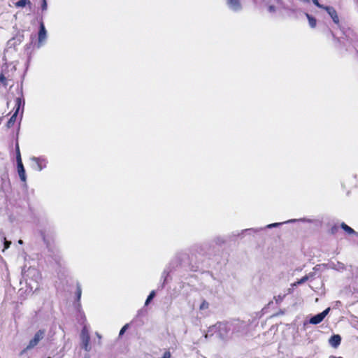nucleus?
Returning a JSON list of instances; mask_svg holds the SVG:
<instances>
[{"label":"nucleus","mask_w":358,"mask_h":358,"mask_svg":"<svg viewBox=\"0 0 358 358\" xmlns=\"http://www.w3.org/2000/svg\"><path fill=\"white\" fill-rule=\"evenodd\" d=\"M3 244H4V249H7L10 247V245L11 244V241H7L6 238H3Z\"/></svg>","instance_id":"a878e982"},{"label":"nucleus","mask_w":358,"mask_h":358,"mask_svg":"<svg viewBox=\"0 0 358 358\" xmlns=\"http://www.w3.org/2000/svg\"><path fill=\"white\" fill-rule=\"evenodd\" d=\"M268 10L270 12V13H275V7L273 6V5H271L270 3L268 4Z\"/></svg>","instance_id":"bb28decb"},{"label":"nucleus","mask_w":358,"mask_h":358,"mask_svg":"<svg viewBox=\"0 0 358 358\" xmlns=\"http://www.w3.org/2000/svg\"><path fill=\"white\" fill-rule=\"evenodd\" d=\"M209 308V303L206 300H203L199 306L201 310H206Z\"/></svg>","instance_id":"412c9836"},{"label":"nucleus","mask_w":358,"mask_h":358,"mask_svg":"<svg viewBox=\"0 0 358 358\" xmlns=\"http://www.w3.org/2000/svg\"><path fill=\"white\" fill-rule=\"evenodd\" d=\"M155 292L153 290L148 295V296L145 301V305L148 306L150 303V302L152 300V299L155 297Z\"/></svg>","instance_id":"aec40b11"},{"label":"nucleus","mask_w":358,"mask_h":358,"mask_svg":"<svg viewBox=\"0 0 358 358\" xmlns=\"http://www.w3.org/2000/svg\"><path fill=\"white\" fill-rule=\"evenodd\" d=\"M329 310H330V308H327L322 313L313 316L310 319L309 323H310L312 324H317L320 323L324 319V317L327 315Z\"/></svg>","instance_id":"1a4fd4ad"},{"label":"nucleus","mask_w":358,"mask_h":358,"mask_svg":"<svg viewBox=\"0 0 358 358\" xmlns=\"http://www.w3.org/2000/svg\"><path fill=\"white\" fill-rule=\"evenodd\" d=\"M18 243H19L20 244H22V240H19V241H18Z\"/></svg>","instance_id":"58836bf2"},{"label":"nucleus","mask_w":358,"mask_h":358,"mask_svg":"<svg viewBox=\"0 0 358 358\" xmlns=\"http://www.w3.org/2000/svg\"><path fill=\"white\" fill-rule=\"evenodd\" d=\"M296 220H288L287 222H285V223H287V222H296ZM284 224V222H276V223H273V224H268L266 228H268V229H271V228H273V227H278L281 224Z\"/></svg>","instance_id":"6ab92c4d"},{"label":"nucleus","mask_w":358,"mask_h":358,"mask_svg":"<svg viewBox=\"0 0 358 358\" xmlns=\"http://www.w3.org/2000/svg\"><path fill=\"white\" fill-rule=\"evenodd\" d=\"M10 76H8V78H6L4 74H3L1 73V85H8V83H6V80L9 78Z\"/></svg>","instance_id":"5701e85b"},{"label":"nucleus","mask_w":358,"mask_h":358,"mask_svg":"<svg viewBox=\"0 0 358 358\" xmlns=\"http://www.w3.org/2000/svg\"><path fill=\"white\" fill-rule=\"evenodd\" d=\"M31 3L29 0H20L15 3L16 7H24L26 6H28L29 8V10H31Z\"/></svg>","instance_id":"2eb2a0df"},{"label":"nucleus","mask_w":358,"mask_h":358,"mask_svg":"<svg viewBox=\"0 0 358 358\" xmlns=\"http://www.w3.org/2000/svg\"><path fill=\"white\" fill-rule=\"evenodd\" d=\"M167 275H168V273L166 272V271H164L162 273V277L164 278V280H166Z\"/></svg>","instance_id":"2f4dec72"},{"label":"nucleus","mask_w":358,"mask_h":358,"mask_svg":"<svg viewBox=\"0 0 358 358\" xmlns=\"http://www.w3.org/2000/svg\"><path fill=\"white\" fill-rule=\"evenodd\" d=\"M80 337L82 348L87 352H90L91 350V345L90 344V336L89 329L86 325L82 329Z\"/></svg>","instance_id":"39448f33"},{"label":"nucleus","mask_w":358,"mask_h":358,"mask_svg":"<svg viewBox=\"0 0 358 358\" xmlns=\"http://www.w3.org/2000/svg\"><path fill=\"white\" fill-rule=\"evenodd\" d=\"M231 324L230 322H217L215 325L209 327L208 332L206 334L205 337L207 338L208 336L215 334L217 337L222 340H227L232 338L231 334Z\"/></svg>","instance_id":"f03ea898"},{"label":"nucleus","mask_w":358,"mask_h":358,"mask_svg":"<svg viewBox=\"0 0 358 358\" xmlns=\"http://www.w3.org/2000/svg\"><path fill=\"white\" fill-rule=\"evenodd\" d=\"M341 342V337L338 334L334 335L329 339V345L334 348H337L340 345Z\"/></svg>","instance_id":"ddd939ff"},{"label":"nucleus","mask_w":358,"mask_h":358,"mask_svg":"<svg viewBox=\"0 0 358 358\" xmlns=\"http://www.w3.org/2000/svg\"><path fill=\"white\" fill-rule=\"evenodd\" d=\"M305 15L308 20L309 26L311 28H315L317 24L316 19L314 17H313L312 15H309L308 13H306Z\"/></svg>","instance_id":"a211bd4d"},{"label":"nucleus","mask_w":358,"mask_h":358,"mask_svg":"<svg viewBox=\"0 0 358 358\" xmlns=\"http://www.w3.org/2000/svg\"><path fill=\"white\" fill-rule=\"evenodd\" d=\"M324 10L327 12L335 24H338L339 23V17L334 8L332 6H326Z\"/></svg>","instance_id":"f8f14e48"},{"label":"nucleus","mask_w":358,"mask_h":358,"mask_svg":"<svg viewBox=\"0 0 358 358\" xmlns=\"http://www.w3.org/2000/svg\"><path fill=\"white\" fill-rule=\"evenodd\" d=\"M330 358H343V357H336L331 356V357H330Z\"/></svg>","instance_id":"4c0bfd02"},{"label":"nucleus","mask_w":358,"mask_h":358,"mask_svg":"<svg viewBox=\"0 0 358 358\" xmlns=\"http://www.w3.org/2000/svg\"><path fill=\"white\" fill-rule=\"evenodd\" d=\"M45 331L43 329L38 330L34 335V338L29 341L26 350H31L36 346L38 343L44 338Z\"/></svg>","instance_id":"6e6552de"},{"label":"nucleus","mask_w":358,"mask_h":358,"mask_svg":"<svg viewBox=\"0 0 358 358\" xmlns=\"http://www.w3.org/2000/svg\"><path fill=\"white\" fill-rule=\"evenodd\" d=\"M260 229H250V230H253L255 231H259ZM246 230L248 231V229H246Z\"/></svg>","instance_id":"72a5a7b5"},{"label":"nucleus","mask_w":358,"mask_h":358,"mask_svg":"<svg viewBox=\"0 0 358 358\" xmlns=\"http://www.w3.org/2000/svg\"><path fill=\"white\" fill-rule=\"evenodd\" d=\"M48 358H51V357H48Z\"/></svg>","instance_id":"ea45409f"},{"label":"nucleus","mask_w":358,"mask_h":358,"mask_svg":"<svg viewBox=\"0 0 358 358\" xmlns=\"http://www.w3.org/2000/svg\"><path fill=\"white\" fill-rule=\"evenodd\" d=\"M16 160H17V169L19 177L23 182H26L27 181V176L25 173V169L23 166L21 155L19 149L18 144L16 145Z\"/></svg>","instance_id":"20e7f679"},{"label":"nucleus","mask_w":358,"mask_h":358,"mask_svg":"<svg viewBox=\"0 0 358 358\" xmlns=\"http://www.w3.org/2000/svg\"><path fill=\"white\" fill-rule=\"evenodd\" d=\"M22 274L29 289V292H34L38 289L41 275L38 269L31 266L26 269V266H24L22 271Z\"/></svg>","instance_id":"f257e3e1"},{"label":"nucleus","mask_w":358,"mask_h":358,"mask_svg":"<svg viewBox=\"0 0 358 358\" xmlns=\"http://www.w3.org/2000/svg\"><path fill=\"white\" fill-rule=\"evenodd\" d=\"M47 37V31L45 28L44 24L41 22L40 29L38 31V45L37 48H40L44 43Z\"/></svg>","instance_id":"9d476101"},{"label":"nucleus","mask_w":358,"mask_h":358,"mask_svg":"<svg viewBox=\"0 0 358 358\" xmlns=\"http://www.w3.org/2000/svg\"><path fill=\"white\" fill-rule=\"evenodd\" d=\"M341 227L348 234H357L358 235V233H357L353 229H352L350 227L347 225L345 223L343 222L341 224Z\"/></svg>","instance_id":"dca6fc26"},{"label":"nucleus","mask_w":358,"mask_h":358,"mask_svg":"<svg viewBox=\"0 0 358 358\" xmlns=\"http://www.w3.org/2000/svg\"><path fill=\"white\" fill-rule=\"evenodd\" d=\"M96 334L97 337H99V338H101V336L99 335V333H96Z\"/></svg>","instance_id":"e433bc0d"},{"label":"nucleus","mask_w":358,"mask_h":358,"mask_svg":"<svg viewBox=\"0 0 358 358\" xmlns=\"http://www.w3.org/2000/svg\"><path fill=\"white\" fill-rule=\"evenodd\" d=\"M230 324L232 337H241L248 332V324L245 322L236 320L230 322Z\"/></svg>","instance_id":"7ed1b4c3"},{"label":"nucleus","mask_w":358,"mask_h":358,"mask_svg":"<svg viewBox=\"0 0 358 358\" xmlns=\"http://www.w3.org/2000/svg\"><path fill=\"white\" fill-rule=\"evenodd\" d=\"M282 298L281 297V296H278V298L276 299V301L278 302V301H282Z\"/></svg>","instance_id":"473e14b6"},{"label":"nucleus","mask_w":358,"mask_h":358,"mask_svg":"<svg viewBox=\"0 0 358 358\" xmlns=\"http://www.w3.org/2000/svg\"><path fill=\"white\" fill-rule=\"evenodd\" d=\"M313 3L318 8L324 9L326 6L322 5L319 3L318 0H312Z\"/></svg>","instance_id":"b1692460"},{"label":"nucleus","mask_w":358,"mask_h":358,"mask_svg":"<svg viewBox=\"0 0 358 358\" xmlns=\"http://www.w3.org/2000/svg\"><path fill=\"white\" fill-rule=\"evenodd\" d=\"M30 160L34 163L32 168L38 171H41L47 166L48 159L44 156L41 157H31Z\"/></svg>","instance_id":"423d86ee"},{"label":"nucleus","mask_w":358,"mask_h":358,"mask_svg":"<svg viewBox=\"0 0 358 358\" xmlns=\"http://www.w3.org/2000/svg\"><path fill=\"white\" fill-rule=\"evenodd\" d=\"M224 242V241L222 238H216V243L217 244H220V243H222Z\"/></svg>","instance_id":"7c9ffc66"},{"label":"nucleus","mask_w":358,"mask_h":358,"mask_svg":"<svg viewBox=\"0 0 358 358\" xmlns=\"http://www.w3.org/2000/svg\"><path fill=\"white\" fill-rule=\"evenodd\" d=\"M128 324L124 325L120 330L119 335L122 336L127 329Z\"/></svg>","instance_id":"c756f323"},{"label":"nucleus","mask_w":358,"mask_h":358,"mask_svg":"<svg viewBox=\"0 0 358 358\" xmlns=\"http://www.w3.org/2000/svg\"><path fill=\"white\" fill-rule=\"evenodd\" d=\"M171 355L169 351H166L161 358H171Z\"/></svg>","instance_id":"c85d7f7f"},{"label":"nucleus","mask_w":358,"mask_h":358,"mask_svg":"<svg viewBox=\"0 0 358 358\" xmlns=\"http://www.w3.org/2000/svg\"><path fill=\"white\" fill-rule=\"evenodd\" d=\"M329 266L333 269L337 270L338 271H343V270L345 269V265L343 263L339 262H337L336 263L335 262H331L329 264Z\"/></svg>","instance_id":"4468645a"},{"label":"nucleus","mask_w":358,"mask_h":358,"mask_svg":"<svg viewBox=\"0 0 358 358\" xmlns=\"http://www.w3.org/2000/svg\"><path fill=\"white\" fill-rule=\"evenodd\" d=\"M266 4H268V3H280V0H262Z\"/></svg>","instance_id":"393cba45"},{"label":"nucleus","mask_w":358,"mask_h":358,"mask_svg":"<svg viewBox=\"0 0 358 358\" xmlns=\"http://www.w3.org/2000/svg\"><path fill=\"white\" fill-rule=\"evenodd\" d=\"M81 294H82L81 287L80 286V285H77V290H76V297H77V301H79L80 299Z\"/></svg>","instance_id":"4be33fe9"},{"label":"nucleus","mask_w":358,"mask_h":358,"mask_svg":"<svg viewBox=\"0 0 358 358\" xmlns=\"http://www.w3.org/2000/svg\"><path fill=\"white\" fill-rule=\"evenodd\" d=\"M227 4L234 12H239L243 8L240 0H227Z\"/></svg>","instance_id":"9b49d317"},{"label":"nucleus","mask_w":358,"mask_h":358,"mask_svg":"<svg viewBox=\"0 0 358 358\" xmlns=\"http://www.w3.org/2000/svg\"><path fill=\"white\" fill-rule=\"evenodd\" d=\"M24 101H22L21 98H16L15 100V113L12 115V116L10 117V118L9 119V120L8 121L7 124H6V127L8 128H10L11 127H13L15 124V122H16V119H17V115L20 109V107L22 105L24 106Z\"/></svg>","instance_id":"0eeeda50"},{"label":"nucleus","mask_w":358,"mask_h":358,"mask_svg":"<svg viewBox=\"0 0 358 358\" xmlns=\"http://www.w3.org/2000/svg\"><path fill=\"white\" fill-rule=\"evenodd\" d=\"M15 66H11V71H15Z\"/></svg>","instance_id":"c9c22d12"},{"label":"nucleus","mask_w":358,"mask_h":358,"mask_svg":"<svg viewBox=\"0 0 358 358\" xmlns=\"http://www.w3.org/2000/svg\"><path fill=\"white\" fill-rule=\"evenodd\" d=\"M314 276V273H310L305 276H303L302 278L299 280L294 283V285H301L306 282L308 280H309L310 278H313Z\"/></svg>","instance_id":"f3484780"},{"label":"nucleus","mask_w":358,"mask_h":358,"mask_svg":"<svg viewBox=\"0 0 358 358\" xmlns=\"http://www.w3.org/2000/svg\"><path fill=\"white\" fill-rule=\"evenodd\" d=\"M48 8L46 0H42L41 9L42 10H46Z\"/></svg>","instance_id":"cd10ccee"},{"label":"nucleus","mask_w":358,"mask_h":358,"mask_svg":"<svg viewBox=\"0 0 358 358\" xmlns=\"http://www.w3.org/2000/svg\"><path fill=\"white\" fill-rule=\"evenodd\" d=\"M355 48L357 50V51L358 52V46L357 44H355Z\"/></svg>","instance_id":"f704fd0d"}]
</instances>
